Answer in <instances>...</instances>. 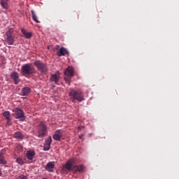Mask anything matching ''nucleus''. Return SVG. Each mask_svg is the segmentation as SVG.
Instances as JSON below:
<instances>
[{"label":"nucleus","mask_w":179,"mask_h":179,"mask_svg":"<svg viewBox=\"0 0 179 179\" xmlns=\"http://www.w3.org/2000/svg\"><path fill=\"white\" fill-rule=\"evenodd\" d=\"M69 99L71 102H75V101L82 102L85 100L83 92L81 90H75L74 89H71L69 92Z\"/></svg>","instance_id":"obj_1"},{"label":"nucleus","mask_w":179,"mask_h":179,"mask_svg":"<svg viewBox=\"0 0 179 179\" xmlns=\"http://www.w3.org/2000/svg\"><path fill=\"white\" fill-rule=\"evenodd\" d=\"M21 71L24 76H31L36 73V70L31 63H27L21 68Z\"/></svg>","instance_id":"obj_2"},{"label":"nucleus","mask_w":179,"mask_h":179,"mask_svg":"<svg viewBox=\"0 0 179 179\" xmlns=\"http://www.w3.org/2000/svg\"><path fill=\"white\" fill-rule=\"evenodd\" d=\"M47 133L48 127L45 122H39L38 125V137H39V138H44V137L47 136Z\"/></svg>","instance_id":"obj_3"},{"label":"nucleus","mask_w":179,"mask_h":179,"mask_svg":"<svg viewBox=\"0 0 179 179\" xmlns=\"http://www.w3.org/2000/svg\"><path fill=\"white\" fill-rule=\"evenodd\" d=\"M75 73V70L73 66H68L66 69L64 70V80L70 85L72 78H73Z\"/></svg>","instance_id":"obj_4"},{"label":"nucleus","mask_w":179,"mask_h":179,"mask_svg":"<svg viewBox=\"0 0 179 179\" xmlns=\"http://www.w3.org/2000/svg\"><path fill=\"white\" fill-rule=\"evenodd\" d=\"M34 65L36 66L38 71L41 73H47L48 71V66L47 64L40 60L35 61Z\"/></svg>","instance_id":"obj_5"},{"label":"nucleus","mask_w":179,"mask_h":179,"mask_svg":"<svg viewBox=\"0 0 179 179\" xmlns=\"http://www.w3.org/2000/svg\"><path fill=\"white\" fill-rule=\"evenodd\" d=\"M14 29L13 28H10L8 31L6 33V42L12 45L15 42V36H13Z\"/></svg>","instance_id":"obj_6"},{"label":"nucleus","mask_w":179,"mask_h":179,"mask_svg":"<svg viewBox=\"0 0 179 179\" xmlns=\"http://www.w3.org/2000/svg\"><path fill=\"white\" fill-rule=\"evenodd\" d=\"M76 159H69V161H67L66 164L63 166L62 168V173H66V170L68 171H73V164L75 163Z\"/></svg>","instance_id":"obj_7"},{"label":"nucleus","mask_w":179,"mask_h":179,"mask_svg":"<svg viewBox=\"0 0 179 179\" xmlns=\"http://www.w3.org/2000/svg\"><path fill=\"white\" fill-rule=\"evenodd\" d=\"M13 111H14V116L15 118H18L21 120L25 119L24 113L23 110L16 108V109H14Z\"/></svg>","instance_id":"obj_8"},{"label":"nucleus","mask_w":179,"mask_h":179,"mask_svg":"<svg viewBox=\"0 0 179 179\" xmlns=\"http://www.w3.org/2000/svg\"><path fill=\"white\" fill-rule=\"evenodd\" d=\"M6 154V151L5 149L1 150L0 151V164L1 165H6L8 164V162L5 158V155Z\"/></svg>","instance_id":"obj_9"},{"label":"nucleus","mask_w":179,"mask_h":179,"mask_svg":"<svg viewBox=\"0 0 179 179\" xmlns=\"http://www.w3.org/2000/svg\"><path fill=\"white\" fill-rule=\"evenodd\" d=\"M3 117L6 120V126L12 125V120L10 111H4V113H3Z\"/></svg>","instance_id":"obj_10"},{"label":"nucleus","mask_w":179,"mask_h":179,"mask_svg":"<svg viewBox=\"0 0 179 179\" xmlns=\"http://www.w3.org/2000/svg\"><path fill=\"white\" fill-rule=\"evenodd\" d=\"M35 156H36V151H34V150H27V151L26 152V157L29 161H33Z\"/></svg>","instance_id":"obj_11"},{"label":"nucleus","mask_w":179,"mask_h":179,"mask_svg":"<svg viewBox=\"0 0 179 179\" xmlns=\"http://www.w3.org/2000/svg\"><path fill=\"white\" fill-rule=\"evenodd\" d=\"M10 78L13 80L15 85H18L19 82H20L19 73H16V71L10 73Z\"/></svg>","instance_id":"obj_12"},{"label":"nucleus","mask_w":179,"mask_h":179,"mask_svg":"<svg viewBox=\"0 0 179 179\" xmlns=\"http://www.w3.org/2000/svg\"><path fill=\"white\" fill-rule=\"evenodd\" d=\"M57 73H52V75H51V76L50 77V81L54 82L55 85L58 84L60 78L59 71H57Z\"/></svg>","instance_id":"obj_13"},{"label":"nucleus","mask_w":179,"mask_h":179,"mask_svg":"<svg viewBox=\"0 0 179 179\" xmlns=\"http://www.w3.org/2000/svg\"><path fill=\"white\" fill-rule=\"evenodd\" d=\"M55 168V162H49L47 165H45V170L49 171V173H53Z\"/></svg>","instance_id":"obj_14"},{"label":"nucleus","mask_w":179,"mask_h":179,"mask_svg":"<svg viewBox=\"0 0 179 179\" xmlns=\"http://www.w3.org/2000/svg\"><path fill=\"white\" fill-rule=\"evenodd\" d=\"M85 166L83 164L74 165L73 169V173H84Z\"/></svg>","instance_id":"obj_15"},{"label":"nucleus","mask_w":179,"mask_h":179,"mask_svg":"<svg viewBox=\"0 0 179 179\" xmlns=\"http://www.w3.org/2000/svg\"><path fill=\"white\" fill-rule=\"evenodd\" d=\"M64 134L63 130H56L53 135V138L55 141H60Z\"/></svg>","instance_id":"obj_16"},{"label":"nucleus","mask_w":179,"mask_h":179,"mask_svg":"<svg viewBox=\"0 0 179 179\" xmlns=\"http://www.w3.org/2000/svg\"><path fill=\"white\" fill-rule=\"evenodd\" d=\"M69 52L67 50L66 48H60L59 51L57 52V55L58 56H65V55H69Z\"/></svg>","instance_id":"obj_17"},{"label":"nucleus","mask_w":179,"mask_h":179,"mask_svg":"<svg viewBox=\"0 0 179 179\" xmlns=\"http://www.w3.org/2000/svg\"><path fill=\"white\" fill-rule=\"evenodd\" d=\"M31 92V88H29V87H24V88H22L21 90V95L29 96Z\"/></svg>","instance_id":"obj_18"},{"label":"nucleus","mask_w":179,"mask_h":179,"mask_svg":"<svg viewBox=\"0 0 179 179\" xmlns=\"http://www.w3.org/2000/svg\"><path fill=\"white\" fill-rule=\"evenodd\" d=\"M14 138H16V139H19L20 141H21L22 139L24 138V135L23 134H22V132L20 131H18V132H15L14 134Z\"/></svg>","instance_id":"obj_19"},{"label":"nucleus","mask_w":179,"mask_h":179,"mask_svg":"<svg viewBox=\"0 0 179 179\" xmlns=\"http://www.w3.org/2000/svg\"><path fill=\"white\" fill-rule=\"evenodd\" d=\"M21 31L24 35L26 38H30L32 36V34L31 33H28L27 31V30L24 29V28H21Z\"/></svg>","instance_id":"obj_20"},{"label":"nucleus","mask_w":179,"mask_h":179,"mask_svg":"<svg viewBox=\"0 0 179 179\" xmlns=\"http://www.w3.org/2000/svg\"><path fill=\"white\" fill-rule=\"evenodd\" d=\"M0 3L4 9H8V4L6 0H1Z\"/></svg>","instance_id":"obj_21"},{"label":"nucleus","mask_w":179,"mask_h":179,"mask_svg":"<svg viewBox=\"0 0 179 179\" xmlns=\"http://www.w3.org/2000/svg\"><path fill=\"white\" fill-rule=\"evenodd\" d=\"M45 142H46L47 145L49 146V150H50V147H51V144L52 143V138L51 136H49L48 138H47L45 140Z\"/></svg>","instance_id":"obj_22"},{"label":"nucleus","mask_w":179,"mask_h":179,"mask_svg":"<svg viewBox=\"0 0 179 179\" xmlns=\"http://www.w3.org/2000/svg\"><path fill=\"white\" fill-rule=\"evenodd\" d=\"M31 13L32 19L34 20V21H35V22H36V23H40V21H38V17H37L36 15L35 14L34 11L31 10Z\"/></svg>","instance_id":"obj_23"},{"label":"nucleus","mask_w":179,"mask_h":179,"mask_svg":"<svg viewBox=\"0 0 179 179\" xmlns=\"http://www.w3.org/2000/svg\"><path fill=\"white\" fill-rule=\"evenodd\" d=\"M16 162L18 163L20 165H23L24 164V162L23 161L22 158L21 157H17L16 158Z\"/></svg>","instance_id":"obj_24"},{"label":"nucleus","mask_w":179,"mask_h":179,"mask_svg":"<svg viewBox=\"0 0 179 179\" xmlns=\"http://www.w3.org/2000/svg\"><path fill=\"white\" fill-rule=\"evenodd\" d=\"M43 150L44 151L50 150L49 146L48 145V143H46V141H45V143H44V145H43Z\"/></svg>","instance_id":"obj_25"},{"label":"nucleus","mask_w":179,"mask_h":179,"mask_svg":"<svg viewBox=\"0 0 179 179\" xmlns=\"http://www.w3.org/2000/svg\"><path fill=\"white\" fill-rule=\"evenodd\" d=\"M17 179H27V177H26L24 175H20Z\"/></svg>","instance_id":"obj_26"},{"label":"nucleus","mask_w":179,"mask_h":179,"mask_svg":"<svg viewBox=\"0 0 179 179\" xmlns=\"http://www.w3.org/2000/svg\"><path fill=\"white\" fill-rule=\"evenodd\" d=\"M59 48V45H56V49Z\"/></svg>","instance_id":"obj_27"},{"label":"nucleus","mask_w":179,"mask_h":179,"mask_svg":"<svg viewBox=\"0 0 179 179\" xmlns=\"http://www.w3.org/2000/svg\"><path fill=\"white\" fill-rule=\"evenodd\" d=\"M1 175H2V172H1V170L0 169V176H1Z\"/></svg>","instance_id":"obj_28"},{"label":"nucleus","mask_w":179,"mask_h":179,"mask_svg":"<svg viewBox=\"0 0 179 179\" xmlns=\"http://www.w3.org/2000/svg\"><path fill=\"white\" fill-rule=\"evenodd\" d=\"M79 137H80V138H82L83 137V135H81Z\"/></svg>","instance_id":"obj_29"},{"label":"nucleus","mask_w":179,"mask_h":179,"mask_svg":"<svg viewBox=\"0 0 179 179\" xmlns=\"http://www.w3.org/2000/svg\"><path fill=\"white\" fill-rule=\"evenodd\" d=\"M42 179H48V178H42Z\"/></svg>","instance_id":"obj_30"}]
</instances>
